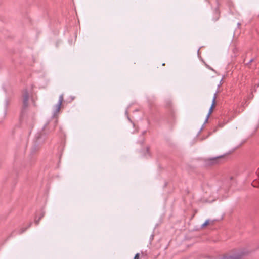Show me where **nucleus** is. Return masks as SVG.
Returning <instances> with one entry per match:
<instances>
[{
  "instance_id": "obj_3",
  "label": "nucleus",
  "mask_w": 259,
  "mask_h": 259,
  "mask_svg": "<svg viewBox=\"0 0 259 259\" xmlns=\"http://www.w3.org/2000/svg\"><path fill=\"white\" fill-rule=\"evenodd\" d=\"M216 98H217L216 94H215L214 96H213V98L212 105H211V107H210V108L209 109V112H208V113L207 115V116L206 117V119H205V122H204L205 123L207 122L208 118H209L210 114H211V113L212 112V109H213V107L214 106V105L215 104V101Z\"/></svg>"
},
{
  "instance_id": "obj_14",
  "label": "nucleus",
  "mask_w": 259,
  "mask_h": 259,
  "mask_svg": "<svg viewBox=\"0 0 259 259\" xmlns=\"http://www.w3.org/2000/svg\"><path fill=\"white\" fill-rule=\"evenodd\" d=\"M8 105H9V101H8V100H6L5 101V106H6V108H7L8 106Z\"/></svg>"
},
{
  "instance_id": "obj_9",
  "label": "nucleus",
  "mask_w": 259,
  "mask_h": 259,
  "mask_svg": "<svg viewBox=\"0 0 259 259\" xmlns=\"http://www.w3.org/2000/svg\"><path fill=\"white\" fill-rule=\"evenodd\" d=\"M63 101V95L61 94L59 96V100H58V102L57 103L62 105Z\"/></svg>"
},
{
  "instance_id": "obj_10",
  "label": "nucleus",
  "mask_w": 259,
  "mask_h": 259,
  "mask_svg": "<svg viewBox=\"0 0 259 259\" xmlns=\"http://www.w3.org/2000/svg\"><path fill=\"white\" fill-rule=\"evenodd\" d=\"M209 223V220H207L202 225L201 227H204L205 226H207Z\"/></svg>"
},
{
  "instance_id": "obj_15",
  "label": "nucleus",
  "mask_w": 259,
  "mask_h": 259,
  "mask_svg": "<svg viewBox=\"0 0 259 259\" xmlns=\"http://www.w3.org/2000/svg\"><path fill=\"white\" fill-rule=\"evenodd\" d=\"M254 61V59H251L249 60V62L248 63V64H249L251 62H253Z\"/></svg>"
},
{
  "instance_id": "obj_12",
  "label": "nucleus",
  "mask_w": 259,
  "mask_h": 259,
  "mask_svg": "<svg viewBox=\"0 0 259 259\" xmlns=\"http://www.w3.org/2000/svg\"><path fill=\"white\" fill-rule=\"evenodd\" d=\"M38 149V147L37 145H34L32 148V152H34L35 151Z\"/></svg>"
},
{
  "instance_id": "obj_1",
  "label": "nucleus",
  "mask_w": 259,
  "mask_h": 259,
  "mask_svg": "<svg viewBox=\"0 0 259 259\" xmlns=\"http://www.w3.org/2000/svg\"><path fill=\"white\" fill-rule=\"evenodd\" d=\"M29 97V93L27 89H25L22 93L23 104L24 108H26L28 105Z\"/></svg>"
},
{
  "instance_id": "obj_13",
  "label": "nucleus",
  "mask_w": 259,
  "mask_h": 259,
  "mask_svg": "<svg viewBox=\"0 0 259 259\" xmlns=\"http://www.w3.org/2000/svg\"><path fill=\"white\" fill-rule=\"evenodd\" d=\"M134 259H139V253H137L135 257H134Z\"/></svg>"
},
{
  "instance_id": "obj_16",
  "label": "nucleus",
  "mask_w": 259,
  "mask_h": 259,
  "mask_svg": "<svg viewBox=\"0 0 259 259\" xmlns=\"http://www.w3.org/2000/svg\"><path fill=\"white\" fill-rule=\"evenodd\" d=\"M57 120H56V121H55V124H57Z\"/></svg>"
},
{
  "instance_id": "obj_6",
  "label": "nucleus",
  "mask_w": 259,
  "mask_h": 259,
  "mask_svg": "<svg viewBox=\"0 0 259 259\" xmlns=\"http://www.w3.org/2000/svg\"><path fill=\"white\" fill-rule=\"evenodd\" d=\"M257 174L258 175V178L254 180L251 184L252 186L254 187H257L259 186V169L257 171Z\"/></svg>"
},
{
  "instance_id": "obj_11",
  "label": "nucleus",
  "mask_w": 259,
  "mask_h": 259,
  "mask_svg": "<svg viewBox=\"0 0 259 259\" xmlns=\"http://www.w3.org/2000/svg\"><path fill=\"white\" fill-rule=\"evenodd\" d=\"M44 214H42L38 218V220H35V223L36 224V225H38V223H39V222L40 221V220L41 219V218H42L44 217Z\"/></svg>"
},
{
  "instance_id": "obj_5",
  "label": "nucleus",
  "mask_w": 259,
  "mask_h": 259,
  "mask_svg": "<svg viewBox=\"0 0 259 259\" xmlns=\"http://www.w3.org/2000/svg\"><path fill=\"white\" fill-rule=\"evenodd\" d=\"M46 139V136L44 134H40L36 137V143L40 144L43 143Z\"/></svg>"
},
{
  "instance_id": "obj_8",
  "label": "nucleus",
  "mask_w": 259,
  "mask_h": 259,
  "mask_svg": "<svg viewBox=\"0 0 259 259\" xmlns=\"http://www.w3.org/2000/svg\"><path fill=\"white\" fill-rule=\"evenodd\" d=\"M31 224H32L31 223H30L29 225H28V226L27 228H21V229L19 231V232H18V233L20 234H22V233H23V232H24L26 230V229H27V228H28L29 227H30V226L31 225Z\"/></svg>"
},
{
  "instance_id": "obj_17",
  "label": "nucleus",
  "mask_w": 259,
  "mask_h": 259,
  "mask_svg": "<svg viewBox=\"0 0 259 259\" xmlns=\"http://www.w3.org/2000/svg\"><path fill=\"white\" fill-rule=\"evenodd\" d=\"M6 112L5 111V116L6 115Z\"/></svg>"
},
{
  "instance_id": "obj_2",
  "label": "nucleus",
  "mask_w": 259,
  "mask_h": 259,
  "mask_svg": "<svg viewBox=\"0 0 259 259\" xmlns=\"http://www.w3.org/2000/svg\"><path fill=\"white\" fill-rule=\"evenodd\" d=\"M245 253L246 252L239 251L235 254L229 255L227 257L226 259H240Z\"/></svg>"
},
{
  "instance_id": "obj_4",
  "label": "nucleus",
  "mask_w": 259,
  "mask_h": 259,
  "mask_svg": "<svg viewBox=\"0 0 259 259\" xmlns=\"http://www.w3.org/2000/svg\"><path fill=\"white\" fill-rule=\"evenodd\" d=\"M61 105L57 103L54 106L52 117H56L58 114Z\"/></svg>"
},
{
  "instance_id": "obj_7",
  "label": "nucleus",
  "mask_w": 259,
  "mask_h": 259,
  "mask_svg": "<svg viewBox=\"0 0 259 259\" xmlns=\"http://www.w3.org/2000/svg\"><path fill=\"white\" fill-rule=\"evenodd\" d=\"M219 157L212 158L208 159V162L209 164H215L217 162L218 158Z\"/></svg>"
}]
</instances>
